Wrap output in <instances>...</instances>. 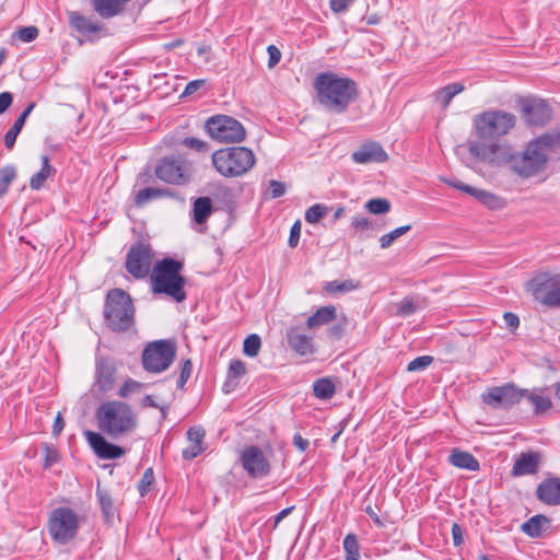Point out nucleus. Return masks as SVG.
Instances as JSON below:
<instances>
[{
  "label": "nucleus",
  "mask_w": 560,
  "mask_h": 560,
  "mask_svg": "<svg viewBox=\"0 0 560 560\" xmlns=\"http://www.w3.org/2000/svg\"><path fill=\"white\" fill-rule=\"evenodd\" d=\"M316 102L326 110L341 114L359 96L358 83L348 77H341L332 71L318 73L314 81Z\"/></svg>",
  "instance_id": "f257e3e1"
},
{
  "label": "nucleus",
  "mask_w": 560,
  "mask_h": 560,
  "mask_svg": "<svg viewBox=\"0 0 560 560\" xmlns=\"http://www.w3.org/2000/svg\"><path fill=\"white\" fill-rule=\"evenodd\" d=\"M559 145L560 133H545L529 141L522 152H514L511 171L524 179L542 173L550 151Z\"/></svg>",
  "instance_id": "f03ea898"
},
{
  "label": "nucleus",
  "mask_w": 560,
  "mask_h": 560,
  "mask_svg": "<svg viewBox=\"0 0 560 560\" xmlns=\"http://www.w3.org/2000/svg\"><path fill=\"white\" fill-rule=\"evenodd\" d=\"M95 418L101 432L114 440L130 434L138 427L137 415L127 402L120 400L102 402Z\"/></svg>",
  "instance_id": "7ed1b4c3"
},
{
  "label": "nucleus",
  "mask_w": 560,
  "mask_h": 560,
  "mask_svg": "<svg viewBox=\"0 0 560 560\" xmlns=\"http://www.w3.org/2000/svg\"><path fill=\"white\" fill-rule=\"evenodd\" d=\"M184 268L183 261L171 257L159 260L151 272V290L154 294H165L175 302L186 300V279L180 275Z\"/></svg>",
  "instance_id": "20e7f679"
},
{
  "label": "nucleus",
  "mask_w": 560,
  "mask_h": 560,
  "mask_svg": "<svg viewBox=\"0 0 560 560\" xmlns=\"http://www.w3.org/2000/svg\"><path fill=\"white\" fill-rule=\"evenodd\" d=\"M104 320L113 331H126L135 323V306L130 295L122 289L108 291L104 305Z\"/></svg>",
  "instance_id": "39448f33"
},
{
  "label": "nucleus",
  "mask_w": 560,
  "mask_h": 560,
  "mask_svg": "<svg viewBox=\"0 0 560 560\" xmlns=\"http://www.w3.org/2000/svg\"><path fill=\"white\" fill-rule=\"evenodd\" d=\"M212 165L223 177H240L256 162L254 152L246 147H230L217 150L211 156Z\"/></svg>",
  "instance_id": "423d86ee"
},
{
  "label": "nucleus",
  "mask_w": 560,
  "mask_h": 560,
  "mask_svg": "<svg viewBox=\"0 0 560 560\" xmlns=\"http://www.w3.org/2000/svg\"><path fill=\"white\" fill-rule=\"evenodd\" d=\"M516 117L503 110H487L474 118L476 136L483 141H493L514 128Z\"/></svg>",
  "instance_id": "0eeeda50"
},
{
  "label": "nucleus",
  "mask_w": 560,
  "mask_h": 560,
  "mask_svg": "<svg viewBox=\"0 0 560 560\" xmlns=\"http://www.w3.org/2000/svg\"><path fill=\"white\" fill-rule=\"evenodd\" d=\"M176 357V342L161 339L150 342L142 352V365L147 372L161 373L170 368Z\"/></svg>",
  "instance_id": "6e6552de"
},
{
  "label": "nucleus",
  "mask_w": 560,
  "mask_h": 560,
  "mask_svg": "<svg viewBox=\"0 0 560 560\" xmlns=\"http://www.w3.org/2000/svg\"><path fill=\"white\" fill-rule=\"evenodd\" d=\"M207 133L218 142L240 143L246 138L244 126L235 118L226 115H215L205 124Z\"/></svg>",
  "instance_id": "1a4fd4ad"
},
{
  "label": "nucleus",
  "mask_w": 560,
  "mask_h": 560,
  "mask_svg": "<svg viewBox=\"0 0 560 560\" xmlns=\"http://www.w3.org/2000/svg\"><path fill=\"white\" fill-rule=\"evenodd\" d=\"M79 529V516L70 508L55 509L49 517L48 532L59 544H67L74 538Z\"/></svg>",
  "instance_id": "9d476101"
},
{
  "label": "nucleus",
  "mask_w": 560,
  "mask_h": 560,
  "mask_svg": "<svg viewBox=\"0 0 560 560\" xmlns=\"http://www.w3.org/2000/svg\"><path fill=\"white\" fill-rule=\"evenodd\" d=\"M536 301L549 306L560 307V275H538L527 283Z\"/></svg>",
  "instance_id": "9b49d317"
},
{
  "label": "nucleus",
  "mask_w": 560,
  "mask_h": 560,
  "mask_svg": "<svg viewBox=\"0 0 560 560\" xmlns=\"http://www.w3.org/2000/svg\"><path fill=\"white\" fill-rule=\"evenodd\" d=\"M469 154L492 166L509 164L512 170V160L514 152L509 145L498 143H483L480 141H470L468 144Z\"/></svg>",
  "instance_id": "f8f14e48"
},
{
  "label": "nucleus",
  "mask_w": 560,
  "mask_h": 560,
  "mask_svg": "<svg viewBox=\"0 0 560 560\" xmlns=\"http://www.w3.org/2000/svg\"><path fill=\"white\" fill-rule=\"evenodd\" d=\"M154 174L164 183L184 185L190 180L191 170L185 160L172 155L165 156L158 162Z\"/></svg>",
  "instance_id": "ddd939ff"
},
{
  "label": "nucleus",
  "mask_w": 560,
  "mask_h": 560,
  "mask_svg": "<svg viewBox=\"0 0 560 560\" xmlns=\"http://www.w3.org/2000/svg\"><path fill=\"white\" fill-rule=\"evenodd\" d=\"M154 252L149 243L137 242L129 248L125 268L136 279L145 278L151 269Z\"/></svg>",
  "instance_id": "4468645a"
},
{
  "label": "nucleus",
  "mask_w": 560,
  "mask_h": 560,
  "mask_svg": "<svg viewBox=\"0 0 560 560\" xmlns=\"http://www.w3.org/2000/svg\"><path fill=\"white\" fill-rule=\"evenodd\" d=\"M525 394L527 389H520L515 384L509 383L488 389L481 395V400L494 409H509L520 402Z\"/></svg>",
  "instance_id": "2eb2a0df"
},
{
  "label": "nucleus",
  "mask_w": 560,
  "mask_h": 560,
  "mask_svg": "<svg viewBox=\"0 0 560 560\" xmlns=\"http://www.w3.org/2000/svg\"><path fill=\"white\" fill-rule=\"evenodd\" d=\"M241 462L244 470L252 478H264L271 469L268 458L258 446L246 447L242 452Z\"/></svg>",
  "instance_id": "dca6fc26"
},
{
  "label": "nucleus",
  "mask_w": 560,
  "mask_h": 560,
  "mask_svg": "<svg viewBox=\"0 0 560 560\" xmlns=\"http://www.w3.org/2000/svg\"><path fill=\"white\" fill-rule=\"evenodd\" d=\"M84 435L95 455L101 459H116L126 454L125 448L108 442L102 433L85 431Z\"/></svg>",
  "instance_id": "f3484780"
},
{
  "label": "nucleus",
  "mask_w": 560,
  "mask_h": 560,
  "mask_svg": "<svg viewBox=\"0 0 560 560\" xmlns=\"http://www.w3.org/2000/svg\"><path fill=\"white\" fill-rule=\"evenodd\" d=\"M522 112L526 124L532 126H545L551 119V109L540 98H529L523 103Z\"/></svg>",
  "instance_id": "a211bd4d"
},
{
  "label": "nucleus",
  "mask_w": 560,
  "mask_h": 560,
  "mask_svg": "<svg viewBox=\"0 0 560 560\" xmlns=\"http://www.w3.org/2000/svg\"><path fill=\"white\" fill-rule=\"evenodd\" d=\"M388 154L378 142L369 141L360 145L353 153L352 160L358 164L382 163L387 161Z\"/></svg>",
  "instance_id": "6ab92c4d"
},
{
  "label": "nucleus",
  "mask_w": 560,
  "mask_h": 560,
  "mask_svg": "<svg viewBox=\"0 0 560 560\" xmlns=\"http://www.w3.org/2000/svg\"><path fill=\"white\" fill-rule=\"evenodd\" d=\"M116 371L113 359L101 358L96 361L95 384L102 393H107L114 387Z\"/></svg>",
  "instance_id": "aec40b11"
},
{
  "label": "nucleus",
  "mask_w": 560,
  "mask_h": 560,
  "mask_svg": "<svg viewBox=\"0 0 560 560\" xmlns=\"http://www.w3.org/2000/svg\"><path fill=\"white\" fill-rule=\"evenodd\" d=\"M536 498L550 506L560 505V477L545 478L536 488Z\"/></svg>",
  "instance_id": "412c9836"
},
{
  "label": "nucleus",
  "mask_w": 560,
  "mask_h": 560,
  "mask_svg": "<svg viewBox=\"0 0 560 560\" xmlns=\"http://www.w3.org/2000/svg\"><path fill=\"white\" fill-rule=\"evenodd\" d=\"M289 347L300 355L313 354L315 351L312 337L301 331L300 327H291L287 330Z\"/></svg>",
  "instance_id": "4be33fe9"
},
{
  "label": "nucleus",
  "mask_w": 560,
  "mask_h": 560,
  "mask_svg": "<svg viewBox=\"0 0 560 560\" xmlns=\"http://www.w3.org/2000/svg\"><path fill=\"white\" fill-rule=\"evenodd\" d=\"M540 460L541 456L537 452L521 453L514 462L512 476L518 477L536 474L539 469Z\"/></svg>",
  "instance_id": "5701e85b"
},
{
  "label": "nucleus",
  "mask_w": 560,
  "mask_h": 560,
  "mask_svg": "<svg viewBox=\"0 0 560 560\" xmlns=\"http://www.w3.org/2000/svg\"><path fill=\"white\" fill-rule=\"evenodd\" d=\"M205 436L206 431L201 427H191L188 429L187 439L190 445L182 452V456L185 460H191L205 451Z\"/></svg>",
  "instance_id": "b1692460"
},
{
  "label": "nucleus",
  "mask_w": 560,
  "mask_h": 560,
  "mask_svg": "<svg viewBox=\"0 0 560 560\" xmlns=\"http://www.w3.org/2000/svg\"><path fill=\"white\" fill-rule=\"evenodd\" d=\"M466 194L474 197L481 205L486 206L490 210H499L503 209L506 205L505 200L485 189L476 188V187H466Z\"/></svg>",
  "instance_id": "393cba45"
},
{
  "label": "nucleus",
  "mask_w": 560,
  "mask_h": 560,
  "mask_svg": "<svg viewBox=\"0 0 560 560\" xmlns=\"http://www.w3.org/2000/svg\"><path fill=\"white\" fill-rule=\"evenodd\" d=\"M337 318V308L334 305L319 307L312 316L308 317L306 326L310 329H315L320 326L327 325Z\"/></svg>",
  "instance_id": "a878e982"
},
{
  "label": "nucleus",
  "mask_w": 560,
  "mask_h": 560,
  "mask_svg": "<svg viewBox=\"0 0 560 560\" xmlns=\"http://www.w3.org/2000/svg\"><path fill=\"white\" fill-rule=\"evenodd\" d=\"M94 10L104 19L118 15L130 0H92Z\"/></svg>",
  "instance_id": "bb28decb"
},
{
  "label": "nucleus",
  "mask_w": 560,
  "mask_h": 560,
  "mask_svg": "<svg viewBox=\"0 0 560 560\" xmlns=\"http://www.w3.org/2000/svg\"><path fill=\"white\" fill-rule=\"evenodd\" d=\"M448 462L462 469H467L470 471H477L480 468L479 462L468 452L460 451L458 448H454L448 457Z\"/></svg>",
  "instance_id": "cd10ccee"
},
{
  "label": "nucleus",
  "mask_w": 560,
  "mask_h": 560,
  "mask_svg": "<svg viewBox=\"0 0 560 560\" xmlns=\"http://www.w3.org/2000/svg\"><path fill=\"white\" fill-rule=\"evenodd\" d=\"M70 25L80 34L88 35L91 33H97L102 30V26L90 20L89 18L80 14L79 12L69 13Z\"/></svg>",
  "instance_id": "c85d7f7f"
},
{
  "label": "nucleus",
  "mask_w": 560,
  "mask_h": 560,
  "mask_svg": "<svg viewBox=\"0 0 560 560\" xmlns=\"http://www.w3.org/2000/svg\"><path fill=\"white\" fill-rule=\"evenodd\" d=\"M549 524L550 520L547 516L537 514L523 523L521 529L527 536L538 538L541 536L542 532L549 527Z\"/></svg>",
  "instance_id": "c756f323"
},
{
  "label": "nucleus",
  "mask_w": 560,
  "mask_h": 560,
  "mask_svg": "<svg viewBox=\"0 0 560 560\" xmlns=\"http://www.w3.org/2000/svg\"><path fill=\"white\" fill-rule=\"evenodd\" d=\"M35 107V103H30L24 110L20 114V116L14 121L13 126L7 131L4 136V144L8 149H12L16 137L21 132L22 128L24 127L26 118L30 116L32 110Z\"/></svg>",
  "instance_id": "7c9ffc66"
},
{
  "label": "nucleus",
  "mask_w": 560,
  "mask_h": 560,
  "mask_svg": "<svg viewBox=\"0 0 560 560\" xmlns=\"http://www.w3.org/2000/svg\"><path fill=\"white\" fill-rule=\"evenodd\" d=\"M56 170L50 165L49 158L47 155L42 156V167L35 173L30 179V186L33 190H39L47 178L52 176Z\"/></svg>",
  "instance_id": "2f4dec72"
},
{
  "label": "nucleus",
  "mask_w": 560,
  "mask_h": 560,
  "mask_svg": "<svg viewBox=\"0 0 560 560\" xmlns=\"http://www.w3.org/2000/svg\"><path fill=\"white\" fill-rule=\"evenodd\" d=\"M212 211V201L209 197H199L194 201L192 218L198 224L206 223Z\"/></svg>",
  "instance_id": "473e14b6"
},
{
  "label": "nucleus",
  "mask_w": 560,
  "mask_h": 560,
  "mask_svg": "<svg viewBox=\"0 0 560 560\" xmlns=\"http://www.w3.org/2000/svg\"><path fill=\"white\" fill-rule=\"evenodd\" d=\"M246 373L245 363L241 360L231 361L228 370V381L223 385L224 392H231L238 383V380Z\"/></svg>",
  "instance_id": "72a5a7b5"
},
{
  "label": "nucleus",
  "mask_w": 560,
  "mask_h": 560,
  "mask_svg": "<svg viewBox=\"0 0 560 560\" xmlns=\"http://www.w3.org/2000/svg\"><path fill=\"white\" fill-rule=\"evenodd\" d=\"M524 397H526L528 401L534 406L535 415H542L552 406L550 398L541 395L540 389H534L532 392L527 390V394H525Z\"/></svg>",
  "instance_id": "f704fd0d"
},
{
  "label": "nucleus",
  "mask_w": 560,
  "mask_h": 560,
  "mask_svg": "<svg viewBox=\"0 0 560 560\" xmlns=\"http://www.w3.org/2000/svg\"><path fill=\"white\" fill-rule=\"evenodd\" d=\"M464 89V84L458 82L447 84L436 92V100L446 108L453 97L463 92Z\"/></svg>",
  "instance_id": "c9c22d12"
},
{
  "label": "nucleus",
  "mask_w": 560,
  "mask_h": 560,
  "mask_svg": "<svg viewBox=\"0 0 560 560\" xmlns=\"http://www.w3.org/2000/svg\"><path fill=\"white\" fill-rule=\"evenodd\" d=\"M336 390L335 384L329 378H318L313 384L315 397L319 399H329Z\"/></svg>",
  "instance_id": "e433bc0d"
},
{
  "label": "nucleus",
  "mask_w": 560,
  "mask_h": 560,
  "mask_svg": "<svg viewBox=\"0 0 560 560\" xmlns=\"http://www.w3.org/2000/svg\"><path fill=\"white\" fill-rule=\"evenodd\" d=\"M358 288V284L354 283L352 280H345V281H329L326 282L324 285V291L328 294H339V293H346L350 292Z\"/></svg>",
  "instance_id": "4c0bfd02"
},
{
  "label": "nucleus",
  "mask_w": 560,
  "mask_h": 560,
  "mask_svg": "<svg viewBox=\"0 0 560 560\" xmlns=\"http://www.w3.org/2000/svg\"><path fill=\"white\" fill-rule=\"evenodd\" d=\"M168 195L167 189L163 188H155V187H147L143 189H140L136 195V203L138 206H142L147 203L148 201Z\"/></svg>",
  "instance_id": "58836bf2"
},
{
  "label": "nucleus",
  "mask_w": 560,
  "mask_h": 560,
  "mask_svg": "<svg viewBox=\"0 0 560 560\" xmlns=\"http://www.w3.org/2000/svg\"><path fill=\"white\" fill-rule=\"evenodd\" d=\"M16 177V167L14 165H7L0 168V197L7 194L10 184Z\"/></svg>",
  "instance_id": "ea45409f"
},
{
  "label": "nucleus",
  "mask_w": 560,
  "mask_h": 560,
  "mask_svg": "<svg viewBox=\"0 0 560 560\" xmlns=\"http://www.w3.org/2000/svg\"><path fill=\"white\" fill-rule=\"evenodd\" d=\"M261 348V339L258 335L252 334L247 336L243 343V352L249 358H254L259 353Z\"/></svg>",
  "instance_id": "a19ab883"
},
{
  "label": "nucleus",
  "mask_w": 560,
  "mask_h": 560,
  "mask_svg": "<svg viewBox=\"0 0 560 560\" xmlns=\"http://www.w3.org/2000/svg\"><path fill=\"white\" fill-rule=\"evenodd\" d=\"M410 230H411V225L408 224V225L399 226V228L390 231L389 233L382 235L380 238L381 248H383V249L388 248L398 237L406 234Z\"/></svg>",
  "instance_id": "79ce46f5"
},
{
  "label": "nucleus",
  "mask_w": 560,
  "mask_h": 560,
  "mask_svg": "<svg viewBox=\"0 0 560 560\" xmlns=\"http://www.w3.org/2000/svg\"><path fill=\"white\" fill-rule=\"evenodd\" d=\"M328 209L327 206L322 203L311 206L305 212V221L312 224L319 222L327 214Z\"/></svg>",
  "instance_id": "37998d69"
},
{
  "label": "nucleus",
  "mask_w": 560,
  "mask_h": 560,
  "mask_svg": "<svg viewBox=\"0 0 560 560\" xmlns=\"http://www.w3.org/2000/svg\"><path fill=\"white\" fill-rule=\"evenodd\" d=\"M365 208L372 214H385L390 210V202L385 198H375L369 200Z\"/></svg>",
  "instance_id": "c03bdc74"
},
{
  "label": "nucleus",
  "mask_w": 560,
  "mask_h": 560,
  "mask_svg": "<svg viewBox=\"0 0 560 560\" xmlns=\"http://www.w3.org/2000/svg\"><path fill=\"white\" fill-rule=\"evenodd\" d=\"M96 497L98 499V502L101 504L103 513L106 516H113L114 515L113 500H112V497L108 493V491L105 489H102L100 486H97Z\"/></svg>",
  "instance_id": "a18cd8bd"
},
{
  "label": "nucleus",
  "mask_w": 560,
  "mask_h": 560,
  "mask_svg": "<svg viewBox=\"0 0 560 560\" xmlns=\"http://www.w3.org/2000/svg\"><path fill=\"white\" fill-rule=\"evenodd\" d=\"M396 314L401 317H407L416 313L419 308V304L413 298H405L402 301L396 304Z\"/></svg>",
  "instance_id": "49530a36"
},
{
  "label": "nucleus",
  "mask_w": 560,
  "mask_h": 560,
  "mask_svg": "<svg viewBox=\"0 0 560 560\" xmlns=\"http://www.w3.org/2000/svg\"><path fill=\"white\" fill-rule=\"evenodd\" d=\"M43 450H44V453H45V462H44V467L45 468H50L52 465L58 463L60 456H59L58 450L54 445H50L48 443H44L43 444Z\"/></svg>",
  "instance_id": "de8ad7c7"
},
{
  "label": "nucleus",
  "mask_w": 560,
  "mask_h": 560,
  "mask_svg": "<svg viewBox=\"0 0 560 560\" xmlns=\"http://www.w3.org/2000/svg\"><path fill=\"white\" fill-rule=\"evenodd\" d=\"M182 144L200 153H207L210 150L209 144L206 141L192 137L183 139Z\"/></svg>",
  "instance_id": "09e8293b"
},
{
  "label": "nucleus",
  "mask_w": 560,
  "mask_h": 560,
  "mask_svg": "<svg viewBox=\"0 0 560 560\" xmlns=\"http://www.w3.org/2000/svg\"><path fill=\"white\" fill-rule=\"evenodd\" d=\"M433 362V357L431 355H421L412 361H410L407 365L408 372H416L425 370Z\"/></svg>",
  "instance_id": "8fccbe9b"
},
{
  "label": "nucleus",
  "mask_w": 560,
  "mask_h": 560,
  "mask_svg": "<svg viewBox=\"0 0 560 560\" xmlns=\"http://www.w3.org/2000/svg\"><path fill=\"white\" fill-rule=\"evenodd\" d=\"M153 481H154L153 469L152 468L145 469V471L142 475V478L140 479V481L138 483V490H139V493L141 494V497H144L148 493Z\"/></svg>",
  "instance_id": "3c124183"
},
{
  "label": "nucleus",
  "mask_w": 560,
  "mask_h": 560,
  "mask_svg": "<svg viewBox=\"0 0 560 560\" xmlns=\"http://www.w3.org/2000/svg\"><path fill=\"white\" fill-rule=\"evenodd\" d=\"M343 549L346 551V556L354 555L358 556L360 553V546L354 534H348L343 539Z\"/></svg>",
  "instance_id": "603ef678"
},
{
  "label": "nucleus",
  "mask_w": 560,
  "mask_h": 560,
  "mask_svg": "<svg viewBox=\"0 0 560 560\" xmlns=\"http://www.w3.org/2000/svg\"><path fill=\"white\" fill-rule=\"evenodd\" d=\"M142 387V383L130 378L126 381L124 385L120 387L118 395L122 398H126L132 393L140 392Z\"/></svg>",
  "instance_id": "864d4df0"
},
{
  "label": "nucleus",
  "mask_w": 560,
  "mask_h": 560,
  "mask_svg": "<svg viewBox=\"0 0 560 560\" xmlns=\"http://www.w3.org/2000/svg\"><path fill=\"white\" fill-rule=\"evenodd\" d=\"M191 372H192V363L189 359H187L184 361V363L182 365L179 377L177 380L178 388H180V389L184 388L185 384L187 383V381L189 380V377L191 375Z\"/></svg>",
  "instance_id": "5fc2aeb1"
},
{
  "label": "nucleus",
  "mask_w": 560,
  "mask_h": 560,
  "mask_svg": "<svg viewBox=\"0 0 560 560\" xmlns=\"http://www.w3.org/2000/svg\"><path fill=\"white\" fill-rule=\"evenodd\" d=\"M38 33L36 26H24L18 31V37L24 43H30L37 38Z\"/></svg>",
  "instance_id": "6e6d98bb"
},
{
  "label": "nucleus",
  "mask_w": 560,
  "mask_h": 560,
  "mask_svg": "<svg viewBox=\"0 0 560 560\" xmlns=\"http://www.w3.org/2000/svg\"><path fill=\"white\" fill-rule=\"evenodd\" d=\"M301 221L298 220L293 223V225L291 226V230H290V236H289V240H288V244L291 248H294L298 246L299 244V241H300V235H301Z\"/></svg>",
  "instance_id": "4d7b16f0"
},
{
  "label": "nucleus",
  "mask_w": 560,
  "mask_h": 560,
  "mask_svg": "<svg viewBox=\"0 0 560 560\" xmlns=\"http://www.w3.org/2000/svg\"><path fill=\"white\" fill-rule=\"evenodd\" d=\"M354 1L355 0H330L329 7L334 13H343L354 3Z\"/></svg>",
  "instance_id": "13d9d810"
},
{
  "label": "nucleus",
  "mask_w": 560,
  "mask_h": 560,
  "mask_svg": "<svg viewBox=\"0 0 560 560\" xmlns=\"http://www.w3.org/2000/svg\"><path fill=\"white\" fill-rule=\"evenodd\" d=\"M268 191L271 198H279L285 194V185L282 182L272 179L269 182Z\"/></svg>",
  "instance_id": "bf43d9fd"
},
{
  "label": "nucleus",
  "mask_w": 560,
  "mask_h": 560,
  "mask_svg": "<svg viewBox=\"0 0 560 560\" xmlns=\"http://www.w3.org/2000/svg\"><path fill=\"white\" fill-rule=\"evenodd\" d=\"M206 86V80L203 79H198V80H194V81H190L184 92L182 93V97L184 96H188V95H192L195 94L197 91H199L200 89L205 88Z\"/></svg>",
  "instance_id": "052dcab7"
},
{
  "label": "nucleus",
  "mask_w": 560,
  "mask_h": 560,
  "mask_svg": "<svg viewBox=\"0 0 560 560\" xmlns=\"http://www.w3.org/2000/svg\"><path fill=\"white\" fill-rule=\"evenodd\" d=\"M345 322L341 323H335L332 324L331 326L328 327L327 329V334L328 336L334 339V340H338L340 339L342 336H343V332H345Z\"/></svg>",
  "instance_id": "680f3d73"
},
{
  "label": "nucleus",
  "mask_w": 560,
  "mask_h": 560,
  "mask_svg": "<svg viewBox=\"0 0 560 560\" xmlns=\"http://www.w3.org/2000/svg\"><path fill=\"white\" fill-rule=\"evenodd\" d=\"M267 52L269 55L268 67L272 68L280 61L281 51L275 45H269L267 47Z\"/></svg>",
  "instance_id": "e2e57ef3"
},
{
  "label": "nucleus",
  "mask_w": 560,
  "mask_h": 560,
  "mask_svg": "<svg viewBox=\"0 0 560 560\" xmlns=\"http://www.w3.org/2000/svg\"><path fill=\"white\" fill-rule=\"evenodd\" d=\"M351 225L355 229V230H369L372 228V222L365 218V217H361V215H357L354 218H352V221H351Z\"/></svg>",
  "instance_id": "0e129e2a"
},
{
  "label": "nucleus",
  "mask_w": 560,
  "mask_h": 560,
  "mask_svg": "<svg viewBox=\"0 0 560 560\" xmlns=\"http://www.w3.org/2000/svg\"><path fill=\"white\" fill-rule=\"evenodd\" d=\"M12 102L13 95L11 92L0 93V115L8 110V108L12 105Z\"/></svg>",
  "instance_id": "69168bd1"
},
{
  "label": "nucleus",
  "mask_w": 560,
  "mask_h": 560,
  "mask_svg": "<svg viewBox=\"0 0 560 560\" xmlns=\"http://www.w3.org/2000/svg\"><path fill=\"white\" fill-rule=\"evenodd\" d=\"M504 323L508 327L515 329L520 326V318L517 315L511 312H506L503 315Z\"/></svg>",
  "instance_id": "338daca9"
},
{
  "label": "nucleus",
  "mask_w": 560,
  "mask_h": 560,
  "mask_svg": "<svg viewBox=\"0 0 560 560\" xmlns=\"http://www.w3.org/2000/svg\"><path fill=\"white\" fill-rule=\"evenodd\" d=\"M452 536L455 546H460L464 542L463 529L457 523L452 526Z\"/></svg>",
  "instance_id": "774afa93"
}]
</instances>
